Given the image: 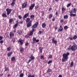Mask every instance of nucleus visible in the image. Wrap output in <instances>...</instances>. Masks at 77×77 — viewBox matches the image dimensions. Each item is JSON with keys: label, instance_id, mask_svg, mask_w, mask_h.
Wrapping results in <instances>:
<instances>
[{"label": "nucleus", "instance_id": "obj_53", "mask_svg": "<svg viewBox=\"0 0 77 77\" xmlns=\"http://www.w3.org/2000/svg\"><path fill=\"white\" fill-rule=\"evenodd\" d=\"M55 20V18L54 17V18L52 20V21H54Z\"/></svg>", "mask_w": 77, "mask_h": 77}, {"label": "nucleus", "instance_id": "obj_19", "mask_svg": "<svg viewBox=\"0 0 77 77\" xmlns=\"http://www.w3.org/2000/svg\"><path fill=\"white\" fill-rule=\"evenodd\" d=\"M9 68L6 67H5V71H9Z\"/></svg>", "mask_w": 77, "mask_h": 77}, {"label": "nucleus", "instance_id": "obj_8", "mask_svg": "<svg viewBox=\"0 0 77 77\" xmlns=\"http://www.w3.org/2000/svg\"><path fill=\"white\" fill-rule=\"evenodd\" d=\"M70 12L71 13H75L76 12V9H75V8H72Z\"/></svg>", "mask_w": 77, "mask_h": 77}, {"label": "nucleus", "instance_id": "obj_17", "mask_svg": "<svg viewBox=\"0 0 77 77\" xmlns=\"http://www.w3.org/2000/svg\"><path fill=\"white\" fill-rule=\"evenodd\" d=\"M70 15L71 17H75L76 16V14L72 13L70 14Z\"/></svg>", "mask_w": 77, "mask_h": 77}, {"label": "nucleus", "instance_id": "obj_54", "mask_svg": "<svg viewBox=\"0 0 77 77\" xmlns=\"http://www.w3.org/2000/svg\"><path fill=\"white\" fill-rule=\"evenodd\" d=\"M64 21V20H60V22H61V23H62V22H63Z\"/></svg>", "mask_w": 77, "mask_h": 77}, {"label": "nucleus", "instance_id": "obj_62", "mask_svg": "<svg viewBox=\"0 0 77 77\" xmlns=\"http://www.w3.org/2000/svg\"><path fill=\"white\" fill-rule=\"evenodd\" d=\"M16 1V0H12V2H15Z\"/></svg>", "mask_w": 77, "mask_h": 77}, {"label": "nucleus", "instance_id": "obj_32", "mask_svg": "<svg viewBox=\"0 0 77 77\" xmlns=\"http://www.w3.org/2000/svg\"><path fill=\"white\" fill-rule=\"evenodd\" d=\"M28 77H35L34 75H29Z\"/></svg>", "mask_w": 77, "mask_h": 77}, {"label": "nucleus", "instance_id": "obj_45", "mask_svg": "<svg viewBox=\"0 0 77 77\" xmlns=\"http://www.w3.org/2000/svg\"><path fill=\"white\" fill-rule=\"evenodd\" d=\"M41 33H42V31H40L38 32V34L40 35L41 34Z\"/></svg>", "mask_w": 77, "mask_h": 77}, {"label": "nucleus", "instance_id": "obj_39", "mask_svg": "<svg viewBox=\"0 0 77 77\" xmlns=\"http://www.w3.org/2000/svg\"><path fill=\"white\" fill-rule=\"evenodd\" d=\"M20 51H24V48H21Z\"/></svg>", "mask_w": 77, "mask_h": 77}, {"label": "nucleus", "instance_id": "obj_50", "mask_svg": "<svg viewBox=\"0 0 77 77\" xmlns=\"http://www.w3.org/2000/svg\"><path fill=\"white\" fill-rule=\"evenodd\" d=\"M4 42H3V40H1L0 41V43L1 44H3V43Z\"/></svg>", "mask_w": 77, "mask_h": 77}, {"label": "nucleus", "instance_id": "obj_36", "mask_svg": "<svg viewBox=\"0 0 77 77\" xmlns=\"http://www.w3.org/2000/svg\"><path fill=\"white\" fill-rule=\"evenodd\" d=\"M18 17L19 19H20V20H21V18H22V16H21V15L18 16Z\"/></svg>", "mask_w": 77, "mask_h": 77}, {"label": "nucleus", "instance_id": "obj_48", "mask_svg": "<svg viewBox=\"0 0 77 77\" xmlns=\"http://www.w3.org/2000/svg\"><path fill=\"white\" fill-rule=\"evenodd\" d=\"M39 41V39H37L36 40L35 42H38Z\"/></svg>", "mask_w": 77, "mask_h": 77}, {"label": "nucleus", "instance_id": "obj_63", "mask_svg": "<svg viewBox=\"0 0 77 77\" xmlns=\"http://www.w3.org/2000/svg\"><path fill=\"white\" fill-rule=\"evenodd\" d=\"M57 27H56L55 28V30H57Z\"/></svg>", "mask_w": 77, "mask_h": 77}, {"label": "nucleus", "instance_id": "obj_46", "mask_svg": "<svg viewBox=\"0 0 77 77\" xmlns=\"http://www.w3.org/2000/svg\"><path fill=\"white\" fill-rule=\"evenodd\" d=\"M62 11H65V9L64 8H62Z\"/></svg>", "mask_w": 77, "mask_h": 77}, {"label": "nucleus", "instance_id": "obj_30", "mask_svg": "<svg viewBox=\"0 0 77 77\" xmlns=\"http://www.w3.org/2000/svg\"><path fill=\"white\" fill-rule=\"evenodd\" d=\"M29 37H30V35H26L25 36V38H28Z\"/></svg>", "mask_w": 77, "mask_h": 77}, {"label": "nucleus", "instance_id": "obj_16", "mask_svg": "<svg viewBox=\"0 0 77 77\" xmlns=\"http://www.w3.org/2000/svg\"><path fill=\"white\" fill-rule=\"evenodd\" d=\"M2 16L3 17H4L5 18H6L7 17V15L6 13H3L2 14Z\"/></svg>", "mask_w": 77, "mask_h": 77}, {"label": "nucleus", "instance_id": "obj_24", "mask_svg": "<svg viewBox=\"0 0 77 77\" xmlns=\"http://www.w3.org/2000/svg\"><path fill=\"white\" fill-rule=\"evenodd\" d=\"M73 66H74V63L72 61L70 63V66L71 67H72Z\"/></svg>", "mask_w": 77, "mask_h": 77}, {"label": "nucleus", "instance_id": "obj_38", "mask_svg": "<svg viewBox=\"0 0 77 77\" xmlns=\"http://www.w3.org/2000/svg\"><path fill=\"white\" fill-rule=\"evenodd\" d=\"M76 38H77V36L76 35L74 36L73 37V39H76Z\"/></svg>", "mask_w": 77, "mask_h": 77}, {"label": "nucleus", "instance_id": "obj_59", "mask_svg": "<svg viewBox=\"0 0 77 77\" xmlns=\"http://www.w3.org/2000/svg\"><path fill=\"white\" fill-rule=\"evenodd\" d=\"M56 2H58L59 1V0H55Z\"/></svg>", "mask_w": 77, "mask_h": 77}, {"label": "nucleus", "instance_id": "obj_21", "mask_svg": "<svg viewBox=\"0 0 77 77\" xmlns=\"http://www.w3.org/2000/svg\"><path fill=\"white\" fill-rule=\"evenodd\" d=\"M13 53V52H11L8 53V57H10V56H11V54H12Z\"/></svg>", "mask_w": 77, "mask_h": 77}, {"label": "nucleus", "instance_id": "obj_23", "mask_svg": "<svg viewBox=\"0 0 77 77\" xmlns=\"http://www.w3.org/2000/svg\"><path fill=\"white\" fill-rule=\"evenodd\" d=\"M19 41V42L20 43V44L21 45H22V44H23V40H20Z\"/></svg>", "mask_w": 77, "mask_h": 77}, {"label": "nucleus", "instance_id": "obj_57", "mask_svg": "<svg viewBox=\"0 0 77 77\" xmlns=\"http://www.w3.org/2000/svg\"><path fill=\"white\" fill-rule=\"evenodd\" d=\"M70 39V40H73V38H69Z\"/></svg>", "mask_w": 77, "mask_h": 77}, {"label": "nucleus", "instance_id": "obj_40", "mask_svg": "<svg viewBox=\"0 0 77 77\" xmlns=\"http://www.w3.org/2000/svg\"><path fill=\"white\" fill-rule=\"evenodd\" d=\"M52 60H50L48 62V64H50V63H52Z\"/></svg>", "mask_w": 77, "mask_h": 77}, {"label": "nucleus", "instance_id": "obj_37", "mask_svg": "<svg viewBox=\"0 0 77 77\" xmlns=\"http://www.w3.org/2000/svg\"><path fill=\"white\" fill-rule=\"evenodd\" d=\"M24 75V74L23 73H21L20 75V77H23Z\"/></svg>", "mask_w": 77, "mask_h": 77}, {"label": "nucleus", "instance_id": "obj_58", "mask_svg": "<svg viewBox=\"0 0 77 77\" xmlns=\"http://www.w3.org/2000/svg\"><path fill=\"white\" fill-rule=\"evenodd\" d=\"M31 61V60L30 59L29 60H28V63H29V62H30Z\"/></svg>", "mask_w": 77, "mask_h": 77}, {"label": "nucleus", "instance_id": "obj_44", "mask_svg": "<svg viewBox=\"0 0 77 77\" xmlns=\"http://www.w3.org/2000/svg\"><path fill=\"white\" fill-rule=\"evenodd\" d=\"M11 48L10 47H8L7 48V50L8 51H9L11 50Z\"/></svg>", "mask_w": 77, "mask_h": 77}, {"label": "nucleus", "instance_id": "obj_27", "mask_svg": "<svg viewBox=\"0 0 77 77\" xmlns=\"http://www.w3.org/2000/svg\"><path fill=\"white\" fill-rule=\"evenodd\" d=\"M30 17L31 18L33 19V18H35V15L33 14H32L30 16Z\"/></svg>", "mask_w": 77, "mask_h": 77}, {"label": "nucleus", "instance_id": "obj_26", "mask_svg": "<svg viewBox=\"0 0 77 77\" xmlns=\"http://www.w3.org/2000/svg\"><path fill=\"white\" fill-rule=\"evenodd\" d=\"M68 17V16L67 15H65L64 16V19H67Z\"/></svg>", "mask_w": 77, "mask_h": 77}, {"label": "nucleus", "instance_id": "obj_2", "mask_svg": "<svg viewBox=\"0 0 77 77\" xmlns=\"http://www.w3.org/2000/svg\"><path fill=\"white\" fill-rule=\"evenodd\" d=\"M77 45L75 44L73 45L72 46H71V45L69 46L67 50H71L72 51H75V50H77Z\"/></svg>", "mask_w": 77, "mask_h": 77}, {"label": "nucleus", "instance_id": "obj_33", "mask_svg": "<svg viewBox=\"0 0 77 77\" xmlns=\"http://www.w3.org/2000/svg\"><path fill=\"white\" fill-rule=\"evenodd\" d=\"M15 5V2H13L11 3V6H14Z\"/></svg>", "mask_w": 77, "mask_h": 77}, {"label": "nucleus", "instance_id": "obj_22", "mask_svg": "<svg viewBox=\"0 0 77 77\" xmlns=\"http://www.w3.org/2000/svg\"><path fill=\"white\" fill-rule=\"evenodd\" d=\"M13 20H14V19L13 18L10 19L9 20V23H11L13 21Z\"/></svg>", "mask_w": 77, "mask_h": 77}, {"label": "nucleus", "instance_id": "obj_15", "mask_svg": "<svg viewBox=\"0 0 77 77\" xmlns=\"http://www.w3.org/2000/svg\"><path fill=\"white\" fill-rule=\"evenodd\" d=\"M18 22H17L14 26V27H13L14 29H16V28H17V26H18Z\"/></svg>", "mask_w": 77, "mask_h": 77}, {"label": "nucleus", "instance_id": "obj_4", "mask_svg": "<svg viewBox=\"0 0 77 77\" xmlns=\"http://www.w3.org/2000/svg\"><path fill=\"white\" fill-rule=\"evenodd\" d=\"M9 35L10 39H11V38H13V37H14V33L12 32H10Z\"/></svg>", "mask_w": 77, "mask_h": 77}, {"label": "nucleus", "instance_id": "obj_14", "mask_svg": "<svg viewBox=\"0 0 77 77\" xmlns=\"http://www.w3.org/2000/svg\"><path fill=\"white\" fill-rule=\"evenodd\" d=\"M29 59H30L31 60H32L35 59V57L32 56H31L29 57Z\"/></svg>", "mask_w": 77, "mask_h": 77}, {"label": "nucleus", "instance_id": "obj_6", "mask_svg": "<svg viewBox=\"0 0 77 77\" xmlns=\"http://www.w3.org/2000/svg\"><path fill=\"white\" fill-rule=\"evenodd\" d=\"M38 22H37L35 24H34L33 26H32V28H36L37 27V26H38Z\"/></svg>", "mask_w": 77, "mask_h": 77}, {"label": "nucleus", "instance_id": "obj_20", "mask_svg": "<svg viewBox=\"0 0 77 77\" xmlns=\"http://www.w3.org/2000/svg\"><path fill=\"white\" fill-rule=\"evenodd\" d=\"M30 18H26V23H29V22L30 21Z\"/></svg>", "mask_w": 77, "mask_h": 77}, {"label": "nucleus", "instance_id": "obj_25", "mask_svg": "<svg viewBox=\"0 0 77 77\" xmlns=\"http://www.w3.org/2000/svg\"><path fill=\"white\" fill-rule=\"evenodd\" d=\"M17 33H19V35H21L22 32H21V31L20 30H19L17 31Z\"/></svg>", "mask_w": 77, "mask_h": 77}, {"label": "nucleus", "instance_id": "obj_28", "mask_svg": "<svg viewBox=\"0 0 77 77\" xmlns=\"http://www.w3.org/2000/svg\"><path fill=\"white\" fill-rule=\"evenodd\" d=\"M12 61H14L15 60V58L14 57H13L11 58Z\"/></svg>", "mask_w": 77, "mask_h": 77}, {"label": "nucleus", "instance_id": "obj_64", "mask_svg": "<svg viewBox=\"0 0 77 77\" xmlns=\"http://www.w3.org/2000/svg\"><path fill=\"white\" fill-rule=\"evenodd\" d=\"M35 31V29H32V32H34V31Z\"/></svg>", "mask_w": 77, "mask_h": 77}, {"label": "nucleus", "instance_id": "obj_52", "mask_svg": "<svg viewBox=\"0 0 77 77\" xmlns=\"http://www.w3.org/2000/svg\"><path fill=\"white\" fill-rule=\"evenodd\" d=\"M52 9V8H50L48 10V11H51Z\"/></svg>", "mask_w": 77, "mask_h": 77}, {"label": "nucleus", "instance_id": "obj_41", "mask_svg": "<svg viewBox=\"0 0 77 77\" xmlns=\"http://www.w3.org/2000/svg\"><path fill=\"white\" fill-rule=\"evenodd\" d=\"M44 56L42 55V56H41L40 59H44Z\"/></svg>", "mask_w": 77, "mask_h": 77}, {"label": "nucleus", "instance_id": "obj_61", "mask_svg": "<svg viewBox=\"0 0 77 77\" xmlns=\"http://www.w3.org/2000/svg\"><path fill=\"white\" fill-rule=\"evenodd\" d=\"M23 22L22 21H21V22H20V24H23Z\"/></svg>", "mask_w": 77, "mask_h": 77}, {"label": "nucleus", "instance_id": "obj_13", "mask_svg": "<svg viewBox=\"0 0 77 77\" xmlns=\"http://www.w3.org/2000/svg\"><path fill=\"white\" fill-rule=\"evenodd\" d=\"M53 15L52 14H49L48 16L49 19H51V18L53 17Z\"/></svg>", "mask_w": 77, "mask_h": 77}, {"label": "nucleus", "instance_id": "obj_7", "mask_svg": "<svg viewBox=\"0 0 77 77\" xmlns=\"http://www.w3.org/2000/svg\"><path fill=\"white\" fill-rule=\"evenodd\" d=\"M29 13L25 14L23 17V19L25 20L26 18H27L28 17H29Z\"/></svg>", "mask_w": 77, "mask_h": 77}, {"label": "nucleus", "instance_id": "obj_3", "mask_svg": "<svg viewBox=\"0 0 77 77\" xmlns=\"http://www.w3.org/2000/svg\"><path fill=\"white\" fill-rule=\"evenodd\" d=\"M12 11V9H10L9 8H7L6 9V11L7 12V14L8 15H9L10 14H11V11Z\"/></svg>", "mask_w": 77, "mask_h": 77}, {"label": "nucleus", "instance_id": "obj_34", "mask_svg": "<svg viewBox=\"0 0 77 77\" xmlns=\"http://www.w3.org/2000/svg\"><path fill=\"white\" fill-rule=\"evenodd\" d=\"M33 35V31H31L30 32L29 34V36H32Z\"/></svg>", "mask_w": 77, "mask_h": 77}, {"label": "nucleus", "instance_id": "obj_60", "mask_svg": "<svg viewBox=\"0 0 77 77\" xmlns=\"http://www.w3.org/2000/svg\"><path fill=\"white\" fill-rule=\"evenodd\" d=\"M15 32H16V30L15 29L14 30V32L15 33Z\"/></svg>", "mask_w": 77, "mask_h": 77}, {"label": "nucleus", "instance_id": "obj_9", "mask_svg": "<svg viewBox=\"0 0 77 77\" xmlns=\"http://www.w3.org/2000/svg\"><path fill=\"white\" fill-rule=\"evenodd\" d=\"M35 4H32V5L29 8V10H32L33 8L35 7Z\"/></svg>", "mask_w": 77, "mask_h": 77}, {"label": "nucleus", "instance_id": "obj_5", "mask_svg": "<svg viewBox=\"0 0 77 77\" xmlns=\"http://www.w3.org/2000/svg\"><path fill=\"white\" fill-rule=\"evenodd\" d=\"M27 2H25L22 5V8H26V6H27Z\"/></svg>", "mask_w": 77, "mask_h": 77}, {"label": "nucleus", "instance_id": "obj_29", "mask_svg": "<svg viewBox=\"0 0 77 77\" xmlns=\"http://www.w3.org/2000/svg\"><path fill=\"white\" fill-rule=\"evenodd\" d=\"M71 5V3H69L67 5V8H69Z\"/></svg>", "mask_w": 77, "mask_h": 77}, {"label": "nucleus", "instance_id": "obj_51", "mask_svg": "<svg viewBox=\"0 0 77 77\" xmlns=\"http://www.w3.org/2000/svg\"><path fill=\"white\" fill-rule=\"evenodd\" d=\"M48 72H51V69H48Z\"/></svg>", "mask_w": 77, "mask_h": 77}, {"label": "nucleus", "instance_id": "obj_35", "mask_svg": "<svg viewBox=\"0 0 77 77\" xmlns=\"http://www.w3.org/2000/svg\"><path fill=\"white\" fill-rule=\"evenodd\" d=\"M36 39V38L33 37L32 38V41H35Z\"/></svg>", "mask_w": 77, "mask_h": 77}, {"label": "nucleus", "instance_id": "obj_42", "mask_svg": "<svg viewBox=\"0 0 77 77\" xmlns=\"http://www.w3.org/2000/svg\"><path fill=\"white\" fill-rule=\"evenodd\" d=\"M51 58H52V55H49L48 59H51Z\"/></svg>", "mask_w": 77, "mask_h": 77}, {"label": "nucleus", "instance_id": "obj_18", "mask_svg": "<svg viewBox=\"0 0 77 77\" xmlns=\"http://www.w3.org/2000/svg\"><path fill=\"white\" fill-rule=\"evenodd\" d=\"M42 27L43 28H44L46 27V24L45 23H43L42 24Z\"/></svg>", "mask_w": 77, "mask_h": 77}, {"label": "nucleus", "instance_id": "obj_43", "mask_svg": "<svg viewBox=\"0 0 77 77\" xmlns=\"http://www.w3.org/2000/svg\"><path fill=\"white\" fill-rule=\"evenodd\" d=\"M29 45V43L27 42H26L25 43L26 46H28Z\"/></svg>", "mask_w": 77, "mask_h": 77}, {"label": "nucleus", "instance_id": "obj_1", "mask_svg": "<svg viewBox=\"0 0 77 77\" xmlns=\"http://www.w3.org/2000/svg\"><path fill=\"white\" fill-rule=\"evenodd\" d=\"M69 53L68 52L63 54V57L62 59V62H64L67 61V60L68 59V56H69Z\"/></svg>", "mask_w": 77, "mask_h": 77}, {"label": "nucleus", "instance_id": "obj_10", "mask_svg": "<svg viewBox=\"0 0 77 77\" xmlns=\"http://www.w3.org/2000/svg\"><path fill=\"white\" fill-rule=\"evenodd\" d=\"M52 43H54L55 44H56L57 42V41L55 40L54 38H53L52 39Z\"/></svg>", "mask_w": 77, "mask_h": 77}, {"label": "nucleus", "instance_id": "obj_12", "mask_svg": "<svg viewBox=\"0 0 77 77\" xmlns=\"http://www.w3.org/2000/svg\"><path fill=\"white\" fill-rule=\"evenodd\" d=\"M63 30V28L62 26H60V28L58 29V32H62V30Z\"/></svg>", "mask_w": 77, "mask_h": 77}, {"label": "nucleus", "instance_id": "obj_47", "mask_svg": "<svg viewBox=\"0 0 77 77\" xmlns=\"http://www.w3.org/2000/svg\"><path fill=\"white\" fill-rule=\"evenodd\" d=\"M3 39V37L0 36V41H2Z\"/></svg>", "mask_w": 77, "mask_h": 77}, {"label": "nucleus", "instance_id": "obj_31", "mask_svg": "<svg viewBox=\"0 0 77 77\" xmlns=\"http://www.w3.org/2000/svg\"><path fill=\"white\" fill-rule=\"evenodd\" d=\"M39 49L40 53H42V48H41V47H39Z\"/></svg>", "mask_w": 77, "mask_h": 77}, {"label": "nucleus", "instance_id": "obj_56", "mask_svg": "<svg viewBox=\"0 0 77 77\" xmlns=\"http://www.w3.org/2000/svg\"><path fill=\"white\" fill-rule=\"evenodd\" d=\"M62 77V75H59L58 76V77Z\"/></svg>", "mask_w": 77, "mask_h": 77}, {"label": "nucleus", "instance_id": "obj_55", "mask_svg": "<svg viewBox=\"0 0 77 77\" xmlns=\"http://www.w3.org/2000/svg\"><path fill=\"white\" fill-rule=\"evenodd\" d=\"M58 14V12H56L55 13L56 15H57Z\"/></svg>", "mask_w": 77, "mask_h": 77}, {"label": "nucleus", "instance_id": "obj_11", "mask_svg": "<svg viewBox=\"0 0 77 77\" xmlns=\"http://www.w3.org/2000/svg\"><path fill=\"white\" fill-rule=\"evenodd\" d=\"M32 26V21H30L27 24V26L28 27H29Z\"/></svg>", "mask_w": 77, "mask_h": 77}, {"label": "nucleus", "instance_id": "obj_49", "mask_svg": "<svg viewBox=\"0 0 77 77\" xmlns=\"http://www.w3.org/2000/svg\"><path fill=\"white\" fill-rule=\"evenodd\" d=\"M64 29H68V26H65L64 27Z\"/></svg>", "mask_w": 77, "mask_h": 77}]
</instances>
